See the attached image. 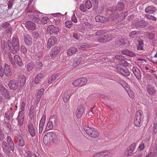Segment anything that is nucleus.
I'll list each match as a JSON object with an SVG mask.
<instances>
[{
  "mask_svg": "<svg viewBox=\"0 0 157 157\" xmlns=\"http://www.w3.org/2000/svg\"><path fill=\"white\" fill-rule=\"evenodd\" d=\"M7 45L10 52L13 54H16L19 50L18 39L16 36L13 37L12 41L8 40L7 42L4 40L2 41L1 47L2 50L4 52H6L8 50Z\"/></svg>",
  "mask_w": 157,
  "mask_h": 157,
  "instance_id": "obj_1",
  "label": "nucleus"
},
{
  "mask_svg": "<svg viewBox=\"0 0 157 157\" xmlns=\"http://www.w3.org/2000/svg\"><path fill=\"white\" fill-rule=\"evenodd\" d=\"M9 58L13 68L17 69L18 68L16 64L21 67L23 66V63L20 56L17 55L12 56L10 53H9Z\"/></svg>",
  "mask_w": 157,
  "mask_h": 157,
  "instance_id": "obj_2",
  "label": "nucleus"
},
{
  "mask_svg": "<svg viewBox=\"0 0 157 157\" xmlns=\"http://www.w3.org/2000/svg\"><path fill=\"white\" fill-rule=\"evenodd\" d=\"M144 118L142 111L140 110L137 111L134 120V124L135 126L139 127L143 120Z\"/></svg>",
  "mask_w": 157,
  "mask_h": 157,
  "instance_id": "obj_3",
  "label": "nucleus"
},
{
  "mask_svg": "<svg viewBox=\"0 0 157 157\" xmlns=\"http://www.w3.org/2000/svg\"><path fill=\"white\" fill-rule=\"evenodd\" d=\"M84 129L87 134L92 138H96L99 135V133L97 130L94 128H92L86 125L84 127Z\"/></svg>",
  "mask_w": 157,
  "mask_h": 157,
  "instance_id": "obj_4",
  "label": "nucleus"
},
{
  "mask_svg": "<svg viewBox=\"0 0 157 157\" xmlns=\"http://www.w3.org/2000/svg\"><path fill=\"white\" fill-rule=\"evenodd\" d=\"M57 138V136L55 133L49 132L47 133L44 136V141L48 142H54L56 141Z\"/></svg>",
  "mask_w": 157,
  "mask_h": 157,
  "instance_id": "obj_5",
  "label": "nucleus"
},
{
  "mask_svg": "<svg viewBox=\"0 0 157 157\" xmlns=\"http://www.w3.org/2000/svg\"><path fill=\"white\" fill-rule=\"evenodd\" d=\"M113 36L110 34H107L98 37L97 40L99 42H105L108 41L112 39Z\"/></svg>",
  "mask_w": 157,
  "mask_h": 157,
  "instance_id": "obj_6",
  "label": "nucleus"
},
{
  "mask_svg": "<svg viewBox=\"0 0 157 157\" xmlns=\"http://www.w3.org/2000/svg\"><path fill=\"white\" fill-rule=\"evenodd\" d=\"M125 5L122 2H118L117 5L111 7V10L112 12L116 11H123Z\"/></svg>",
  "mask_w": 157,
  "mask_h": 157,
  "instance_id": "obj_7",
  "label": "nucleus"
},
{
  "mask_svg": "<svg viewBox=\"0 0 157 157\" xmlns=\"http://www.w3.org/2000/svg\"><path fill=\"white\" fill-rule=\"evenodd\" d=\"M84 110L85 106L81 104L78 106L76 111V116L78 118L81 117L84 113Z\"/></svg>",
  "mask_w": 157,
  "mask_h": 157,
  "instance_id": "obj_8",
  "label": "nucleus"
},
{
  "mask_svg": "<svg viewBox=\"0 0 157 157\" xmlns=\"http://www.w3.org/2000/svg\"><path fill=\"white\" fill-rule=\"evenodd\" d=\"M47 30L50 34H57L60 30L59 28L54 26L53 25H49L48 27Z\"/></svg>",
  "mask_w": 157,
  "mask_h": 157,
  "instance_id": "obj_9",
  "label": "nucleus"
},
{
  "mask_svg": "<svg viewBox=\"0 0 157 157\" xmlns=\"http://www.w3.org/2000/svg\"><path fill=\"white\" fill-rule=\"evenodd\" d=\"M136 146V143H133L128 147L125 152V155L127 156H130L134 151Z\"/></svg>",
  "mask_w": 157,
  "mask_h": 157,
  "instance_id": "obj_10",
  "label": "nucleus"
},
{
  "mask_svg": "<svg viewBox=\"0 0 157 157\" xmlns=\"http://www.w3.org/2000/svg\"><path fill=\"white\" fill-rule=\"evenodd\" d=\"M5 76L7 78L10 77L12 75V72L10 69V66L5 63L3 66Z\"/></svg>",
  "mask_w": 157,
  "mask_h": 157,
  "instance_id": "obj_11",
  "label": "nucleus"
},
{
  "mask_svg": "<svg viewBox=\"0 0 157 157\" xmlns=\"http://www.w3.org/2000/svg\"><path fill=\"white\" fill-rule=\"evenodd\" d=\"M27 126L28 131L30 135L32 137H34L36 134V130L33 123L30 122H29Z\"/></svg>",
  "mask_w": 157,
  "mask_h": 157,
  "instance_id": "obj_12",
  "label": "nucleus"
},
{
  "mask_svg": "<svg viewBox=\"0 0 157 157\" xmlns=\"http://www.w3.org/2000/svg\"><path fill=\"white\" fill-rule=\"evenodd\" d=\"M148 24L147 22L144 20H138L135 23V26L137 29L143 28L146 27Z\"/></svg>",
  "mask_w": 157,
  "mask_h": 157,
  "instance_id": "obj_13",
  "label": "nucleus"
},
{
  "mask_svg": "<svg viewBox=\"0 0 157 157\" xmlns=\"http://www.w3.org/2000/svg\"><path fill=\"white\" fill-rule=\"evenodd\" d=\"M8 86L9 88L11 90H15L19 89V87L17 81L14 80H11L8 82Z\"/></svg>",
  "mask_w": 157,
  "mask_h": 157,
  "instance_id": "obj_14",
  "label": "nucleus"
},
{
  "mask_svg": "<svg viewBox=\"0 0 157 157\" xmlns=\"http://www.w3.org/2000/svg\"><path fill=\"white\" fill-rule=\"evenodd\" d=\"M132 71L136 78L138 81L141 80V74L140 70L136 67H133Z\"/></svg>",
  "mask_w": 157,
  "mask_h": 157,
  "instance_id": "obj_15",
  "label": "nucleus"
},
{
  "mask_svg": "<svg viewBox=\"0 0 157 157\" xmlns=\"http://www.w3.org/2000/svg\"><path fill=\"white\" fill-rule=\"evenodd\" d=\"M17 81L19 87V89L23 87L26 82V78L24 76H21L19 77Z\"/></svg>",
  "mask_w": 157,
  "mask_h": 157,
  "instance_id": "obj_16",
  "label": "nucleus"
},
{
  "mask_svg": "<svg viewBox=\"0 0 157 157\" xmlns=\"http://www.w3.org/2000/svg\"><path fill=\"white\" fill-rule=\"evenodd\" d=\"M25 26L28 29L32 31L35 30L36 25L33 22L31 21H27L25 22Z\"/></svg>",
  "mask_w": 157,
  "mask_h": 157,
  "instance_id": "obj_17",
  "label": "nucleus"
},
{
  "mask_svg": "<svg viewBox=\"0 0 157 157\" xmlns=\"http://www.w3.org/2000/svg\"><path fill=\"white\" fill-rule=\"evenodd\" d=\"M60 50V48L59 47L56 46L52 48L50 52V56L51 58L54 57L59 53Z\"/></svg>",
  "mask_w": 157,
  "mask_h": 157,
  "instance_id": "obj_18",
  "label": "nucleus"
},
{
  "mask_svg": "<svg viewBox=\"0 0 157 157\" xmlns=\"http://www.w3.org/2000/svg\"><path fill=\"white\" fill-rule=\"evenodd\" d=\"M23 113L22 111H20L17 117L18 125L21 126L23 124V121L24 120Z\"/></svg>",
  "mask_w": 157,
  "mask_h": 157,
  "instance_id": "obj_19",
  "label": "nucleus"
},
{
  "mask_svg": "<svg viewBox=\"0 0 157 157\" xmlns=\"http://www.w3.org/2000/svg\"><path fill=\"white\" fill-rule=\"evenodd\" d=\"M0 91L5 98L9 99L10 98L9 92L4 86L1 87Z\"/></svg>",
  "mask_w": 157,
  "mask_h": 157,
  "instance_id": "obj_20",
  "label": "nucleus"
},
{
  "mask_svg": "<svg viewBox=\"0 0 157 157\" xmlns=\"http://www.w3.org/2000/svg\"><path fill=\"white\" fill-rule=\"evenodd\" d=\"M112 154L110 152H101L94 154L93 157H112Z\"/></svg>",
  "mask_w": 157,
  "mask_h": 157,
  "instance_id": "obj_21",
  "label": "nucleus"
},
{
  "mask_svg": "<svg viewBox=\"0 0 157 157\" xmlns=\"http://www.w3.org/2000/svg\"><path fill=\"white\" fill-rule=\"evenodd\" d=\"M57 41L56 38L55 36H51L48 39L47 43V47L50 48L52 46L54 45Z\"/></svg>",
  "mask_w": 157,
  "mask_h": 157,
  "instance_id": "obj_22",
  "label": "nucleus"
},
{
  "mask_svg": "<svg viewBox=\"0 0 157 157\" xmlns=\"http://www.w3.org/2000/svg\"><path fill=\"white\" fill-rule=\"evenodd\" d=\"M157 9L153 6H149L145 9V12L148 13H153L157 11Z\"/></svg>",
  "mask_w": 157,
  "mask_h": 157,
  "instance_id": "obj_23",
  "label": "nucleus"
},
{
  "mask_svg": "<svg viewBox=\"0 0 157 157\" xmlns=\"http://www.w3.org/2000/svg\"><path fill=\"white\" fill-rule=\"evenodd\" d=\"M121 52L122 54L129 57H134L136 56V55L135 53L127 49H124Z\"/></svg>",
  "mask_w": 157,
  "mask_h": 157,
  "instance_id": "obj_24",
  "label": "nucleus"
},
{
  "mask_svg": "<svg viewBox=\"0 0 157 157\" xmlns=\"http://www.w3.org/2000/svg\"><path fill=\"white\" fill-rule=\"evenodd\" d=\"M25 10V12L27 13H33L34 14L36 13L37 11L36 8L33 6H27Z\"/></svg>",
  "mask_w": 157,
  "mask_h": 157,
  "instance_id": "obj_25",
  "label": "nucleus"
},
{
  "mask_svg": "<svg viewBox=\"0 0 157 157\" xmlns=\"http://www.w3.org/2000/svg\"><path fill=\"white\" fill-rule=\"evenodd\" d=\"M144 44L142 39H138L137 40V49L138 50H144Z\"/></svg>",
  "mask_w": 157,
  "mask_h": 157,
  "instance_id": "obj_26",
  "label": "nucleus"
},
{
  "mask_svg": "<svg viewBox=\"0 0 157 157\" xmlns=\"http://www.w3.org/2000/svg\"><path fill=\"white\" fill-rule=\"evenodd\" d=\"M147 90L150 95H154L155 93V90L154 87L151 86L150 85H148L147 86Z\"/></svg>",
  "mask_w": 157,
  "mask_h": 157,
  "instance_id": "obj_27",
  "label": "nucleus"
},
{
  "mask_svg": "<svg viewBox=\"0 0 157 157\" xmlns=\"http://www.w3.org/2000/svg\"><path fill=\"white\" fill-rule=\"evenodd\" d=\"M44 76V74L43 73H40L38 74L34 79V82L36 84L39 83L41 79L43 78Z\"/></svg>",
  "mask_w": 157,
  "mask_h": 157,
  "instance_id": "obj_28",
  "label": "nucleus"
},
{
  "mask_svg": "<svg viewBox=\"0 0 157 157\" xmlns=\"http://www.w3.org/2000/svg\"><path fill=\"white\" fill-rule=\"evenodd\" d=\"M124 43V40L123 38L121 37L117 38L116 40V44L118 46L123 45Z\"/></svg>",
  "mask_w": 157,
  "mask_h": 157,
  "instance_id": "obj_29",
  "label": "nucleus"
},
{
  "mask_svg": "<svg viewBox=\"0 0 157 157\" xmlns=\"http://www.w3.org/2000/svg\"><path fill=\"white\" fill-rule=\"evenodd\" d=\"M71 94L68 92H65L63 95V101L64 102H66L69 100Z\"/></svg>",
  "mask_w": 157,
  "mask_h": 157,
  "instance_id": "obj_30",
  "label": "nucleus"
},
{
  "mask_svg": "<svg viewBox=\"0 0 157 157\" xmlns=\"http://www.w3.org/2000/svg\"><path fill=\"white\" fill-rule=\"evenodd\" d=\"M77 51V48L72 47L68 49L67 51V54L68 56H70L75 53Z\"/></svg>",
  "mask_w": 157,
  "mask_h": 157,
  "instance_id": "obj_31",
  "label": "nucleus"
},
{
  "mask_svg": "<svg viewBox=\"0 0 157 157\" xmlns=\"http://www.w3.org/2000/svg\"><path fill=\"white\" fill-rule=\"evenodd\" d=\"M24 41L27 45H30L31 43V38L30 36L28 34L25 35L24 36Z\"/></svg>",
  "mask_w": 157,
  "mask_h": 157,
  "instance_id": "obj_32",
  "label": "nucleus"
},
{
  "mask_svg": "<svg viewBox=\"0 0 157 157\" xmlns=\"http://www.w3.org/2000/svg\"><path fill=\"white\" fill-rule=\"evenodd\" d=\"M95 20L97 22H103L105 20V17L100 15H97L95 17Z\"/></svg>",
  "mask_w": 157,
  "mask_h": 157,
  "instance_id": "obj_33",
  "label": "nucleus"
},
{
  "mask_svg": "<svg viewBox=\"0 0 157 157\" xmlns=\"http://www.w3.org/2000/svg\"><path fill=\"white\" fill-rule=\"evenodd\" d=\"M80 86L86 85L87 82V79L85 78H78Z\"/></svg>",
  "mask_w": 157,
  "mask_h": 157,
  "instance_id": "obj_34",
  "label": "nucleus"
},
{
  "mask_svg": "<svg viewBox=\"0 0 157 157\" xmlns=\"http://www.w3.org/2000/svg\"><path fill=\"white\" fill-rule=\"evenodd\" d=\"M57 121L56 117L54 116H51L49 120L54 125H56Z\"/></svg>",
  "mask_w": 157,
  "mask_h": 157,
  "instance_id": "obj_35",
  "label": "nucleus"
},
{
  "mask_svg": "<svg viewBox=\"0 0 157 157\" xmlns=\"http://www.w3.org/2000/svg\"><path fill=\"white\" fill-rule=\"evenodd\" d=\"M121 74L124 75L125 76H128L130 75V72L129 70L127 69L125 67H124V69L121 73Z\"/></svg>",
  "mask_w": 157,
  "mask_h": 157,
  "instance_id": "obj_36",
  "label": "nucleus"
},
{
  "mask_svg": "<svg viewBox=\"0 0 157 157\" xmlns=\"http://www.w3.org/2000/svg\"><path fill=\"white\" fill-rule=\"evenodd\" d=\"M58 76V75L57 74L54 75L48 80V83L49 84L51 83L57 78Z\"/></svg>",
  "mask_w": 157,
  "mask_h": 157,
  "instance_id": "obj_37",
  "label": "nucleus"
},
{
  "mask_svg": "<svg viewBox=\"0 0 157 157\" xmlns=\"http://www.w3.org/2000/svg\"><path fill=\"white\" fill-rule=\"evenodd\" d=\"M3 124L4 126L8 128L9 130H11L12 128V126L8 121H3Z\"/></svg>",
  "mask_w": 157,
  "mask_h": 157,
  "instance_id": "obj_38",
  "label": "nucleus"
},
{
  "mask_svg": "<svg viewBox=\"0 0 157 157\" xmlns=\"http://www.w3.org/2000/svg\"><path fill=\"white\" fill-rule=\"evenodd\" d=\"M17 143L18 145L20 147H23L25 144V141L22 137L17 140Z\"/></svg>",
  "mask_w": 157,
  "mask_h": 157,
  "instance_id": "obj_39",
  "label": "nucleus"
},
{
  "mask_svg": "<svg viewBox=\"0 0 157 157\" xmlns=\"http://www.w3.org/2000/svg\"><path fill=\"white\" fill-rule=\"evenodd\" d=\"M85 5L86 7L89 9L92 6V4L90 0H86L85 1Z\"/></svg>",
  "mask_w": 157,
  "mask_h": 157,
  "instance_id": "obj_40",
  "label": "nucleus"
},
{
  "mask_svg": "<svg viewBox=\"0 0 157 157\" xmlns=\"http://www.w3.org/2000/svg\"><path fill=\"white\" fill-rule=\"evenodd\" d=\"M34 66L33 63H28L27 66V70L29 71L32 70L34 68Z\"/></svg>",
  "mask_w": 157,
  "mask_h": 157,
  "instance_id": "obj_41",
  "label": "nucleus"
},
{
  "mask_svg": "<svg viewBox=\"0 0 157 157\" xmlns=\"http://www.w3.org/2000/svg\"><path fill=\"white\" fill-rule=\"evenodd\" d=\"M80 60L77 58L74 59L72 66L74 67H77L80 63Z\"/></svg>",
  "mask_w": 157,
  "mask_h": 157,
  "instance_id": "obj_42",
  "label": "nucleus"
},
{
  "mask_svg": "<svg viewBox=\"0 0 157 157\" xmlns=\"http://www.w3.org/2000/svg\"><path fill=\"white\" fill-rule=\"evenodd\" d=\"M45 116H43L42 117V118L40 121V123L39 124V126L40 127V128H42V127H43L45 120Z\"/></svg>",
  "mask_w": 157,
  "mask_h": 157,
  "instance_id": "obj_43",
  "label": "nucleus"
},
{
  "mask_svg": "<svg viewBox=\"0 0 157 157\" xmlns=\"http://www.w3.org/2000/svg\"><path fill=\"white\" fill-rule=\"evenodd\" d=\"M54 126V125L49 121L48 122L47 124L46 130L48 131L52 129L53 128Z\"/></svg>",
  "mask_w": 157,
  "mask_h": 157,
  "instance_id": "obj_44",
  "label": "nucleus"
},
{
  "mask_svg": "<svg viewBox=\"0 0 157 157\" xmlns=\"http://www.w3.org/2000/svg\"><path fill=\"white\" fill-rule=\"evenodd\" d=\"M48 19L46 17H43L42 18L40 23L42 25H44L48 23Z\"/></svg>",
  "mask_w": 157,
  "mask_h": 157,
  "instance_id": "obj_45",
  "label": "nucleus"
},
{
  "mask_svg": "<svg viewBox=\"0 0 157 157\" xmlns=\"http://www.w3.org/2000/svg\"><path fill=\"white\" fill-rule=\"evenodd\" d=\"M65 25L68 28H71L73 25V23L71 21H68L65 22Z\"/></svg>",
  "mask_w": 157,
  "mask_h": 157,
  "instance_id": "obj_46",
  "label": "nucleus"
},
{
  "mask_svg": "<svg viewBox=\"0 0 157 157\" xmlns=\"http://www.w3.org/2000/svg\"><path fill=\"white\" fill-rule=\"evenodd\" d=\"M106 32V31L105 30L102 29L99 30L95 33V35L97 36L102 35L105 33Z\"/></svg>",
  "mask_w": 157,
  "mask_h": 157,
  "instance_id": "obj_47",
  "label": "nucleus"
},
{
  "mask_svg": "<svg viewBox=\"0 0 157 157\" xmlns=\"http://www.w3.org/2000/svg\"><path fill=\"white\" fill-rule=\"evenodd\" d=\"M92 4L94 8H97L99 2H100V0H91Z\"/></svg>",
  "mask_w": 157,
  "mask_h": 157,
  "instance_id": "obj_48",
  "label": "nucleus"
},
{
  "mask_svg": "<svg viewBox=\"0 0 157 157\" xmlns=\"http://www.w3.org/2000/svg\"><path fill=\"white\" fill-rule=\"evenodd\" d=\"M88 46L87 44H84L81 45L79 47V49L84 51L86 50V48H88Z\"/></svg>",
  "mask_w": 157,
  "mask_h": 157,
  "instance_id": "obj_49",
  "label": "nucleus"
},
{
  "mask_svg": "<svg viewBox=\"0 0 157 157\" xmlns=\"http://www.w3.org/2000/svg\"><path fill=\"white\" fill-rule=\"evenodd\" d=\"M115 57L118 60H121L122 62L125 61V58L121 55H117Z\"/></svg>",
  "mask_w": 157,
  "mask_h": 157,
  "instance_id": "obj_50",
  "label": "nucleus"
},
{
  "mask_svg": "<svg viewBox=\"0 0 157 157\" xmlns=\"http://www.w3.org/2000/svg\"><path fill=\"white\" fill-rule=\"evenodd\" d=\"M146 17L148 19L151 20L153 21H156L157 19L155 17L149 14L146 15Z\"/></svg>",
  "mask_w": 157,
  "mask_h": 157,
  "instance_id": "obj_51",
  "label": "nucleus"
},
{
  "mask_svg": "<svg viewBox=\"0 0 157 157\" xmlns=\"http://www.w3.org/2000/svg\"><path fill=\"white\" fill-rule=\"evenodd\" d=\"M87 8L85 5H84L83 4H80V9L82 11L86 12L87 11Z\"/></svg>",
  "mask_w": 157,
  "mask_h": 157,
  "instance_id": "obj_52",
  "label": "nucleus"
},
{
  "mask_svg": "<svg viewBox=\"0 0 157 157\" xmlns=\"http://www.w3.org/2000/svg\"><path fill=\"white\" fill-rule=\"evenodd\" d=\"M138 32L136 31H132L130 34V36L132 38H134L136 36L138 33Z\"/></svg>",
  "mask_w": 157,
  "mask_h": 157,
  "instance_id": "obj_53",
  "label": "nucleus"
},
{
  "mask_svg": "<svg viewBox=\"0 0 157 157\" xmlns=\"http://www.w3.org/2000/svg\"><path fill=\"white\" fill-rule=\"evenodd\" d=\"M73 85L75 87L80 86L78 79L74 81L72 83Z\"/></svg>",
  "mask_w": 157,
  "mask_h": 157,
  "instance_id": "obj_54",
  "label": "nucleus"
},
{
  "mask_svg": "<svg viewBox=\"0 0 157 157\" xmlns=\"http://www.w3.org/2000/svg\"><path fill=\"white\" fill-rule=\"evenodd\" d=\"M8 146L11 151L14 152L15 150V145L14 143L8 144Z\"/></svg>",
  "mask_w": 157,
  "mask_h": 157,
  "instance_id": "obj_55",
  "label": "nucleus"
},
{
  "mask_svg": "<svg viewBox=\"0 0 157 157\" xmlns=\"http://www.w3.org/2000/svg\"><path fill=\"white\" fill-rule=\"evenodd\" d=\"M13 2L14 1L13 0H10L8 1L7 4L8 7L9 9H11L12 8L13 4Z\"/></svg>",
  "mask_w": 157,
  "mask_h": 157,
  "instance_id": "obj_56",
  "label": "nucleus"
},
{
  "mask_svg": "<svg viewBox=\"0 0 157 157\" xmlns=\"http://www.w3.org/2000/svg\"><path fill=\"white\" fill-rule=\"evenodd\" d=\"M4 138V134L3 132L2 129L0 128V140L1 141L3 140Z\"/></svg>",
  "mask_w": 157,
  "mask_h": 157,
  "instance_id": "obj_57",
  "label": "nucleus"
},
{
  "mask_svg": "<svg viewBox=\"0 0 157 157\" xmlns=\"http://www.w3.org/2000/svg\"><path fill=\"white\" fill-rule=\"evenodd\" d=\"M5 116L9 120H10L11 117V114L9 111H7L5 114Z\"/></svg>",
  "mask_w": 157,
  "mask_h": 157,
  "instance_id": "obj_58",
  "label": "nucleus"
},
{
  "mask_svg": "<svg viewBox=\"0 0 157 157\" xmlns=\"http://www.w3.org/2000/svg\"><path fill=\"white\" fill-rule=\"evenodd\" d=\"M124 67L122 65H120L117 66V69L118 71L121 73L122 71L124 68Z\"/></svg>",
  "mask_w": 157,
  "mask_h": 157,
  "instance_id": "obj_59",
  "label": "nucleus"
},
{
  "mask_svg": "<svg viewBox=\"0 0 157 157\" xmlns=\"http://www.w3.org/2000/svg\"><path fill=\"white\" fill-rule=\"evenodd\" d=\"M44 91V89H40L38 91L37 96L40 97H41V96L43 94V93Z\"/></svg>",
  "mask_w": 157,
  "mask_h": 157,
  "instance_id": "obj_60",
  "label": "nucleus"
},
{
  "mask_svg": "<svg viewBox=\"0 0 157 157\" xmlns=\"http://www.w3.org/2000/svg\"><path fill=\"white\" fill-rule=\"evenodd\" d=\"M6 141L8 144H11L13 142V140L11 138V137L9 136H8L6 137Z\"/></svg>",
  "mask_w": 157,
  "mask_h": 157,
  "instance_id": "obj_61",
  "label": "nucleus"
},
{
  "mask_svg": "<svg viewBox=\"0 0 157 157\" xmlns=\"http://www.w3.org/2000/svg\"><path fill=\"white\" fill-rule=\"evenodd\" d=\"M21 50L22 52L24 54H25L27 53V50L24 46L22 45L21 47Z\"/></svg>",
  "mask_w": 157,
  "mask_h": 157,
  "instance_id": "obj_62",
  "label": "nucleus"
},
{
  "mask_svg": "<svg viewBox=\"0 0 157 157\" xmlns=\"http://www.w3.org/2000/svg\"><path fill=\"white\" fill-rule=\"evenodd\" d=\"M29 117L30 119H32L33 118V109H30L29 111Z\"/></svg>",
  "mask_w": 157,
  "mask_h": 157,
  "instance_id": "obj_63",
  "label": "nucleus"
},
{
  "mask_svg": "<svg viewBox=\"0 0 157 157\" xmlns=\"http://www.w3.org/2000/svg\"><path fill=\"white\" fill-rule=\"evenodd\" d=\"M25 155L27 157H32V153L29 151H26L25 152Z\"/></svg>",
  "mask_w": 157,
  "mask_h": 157,
  "instance_id": "obj_64",
  "label": "nucleus"
}]
</instances>
